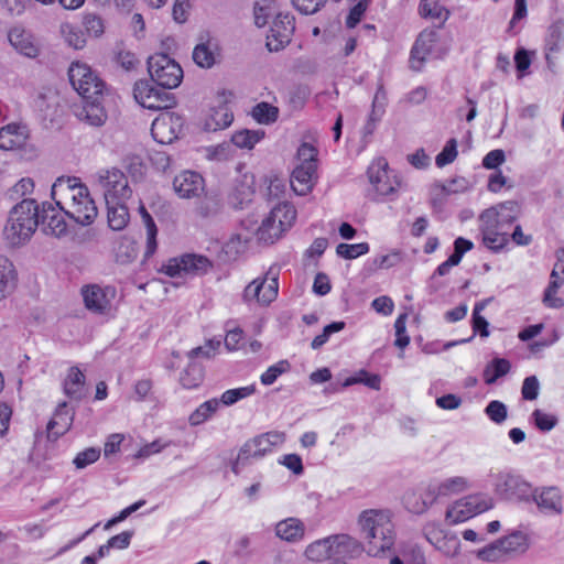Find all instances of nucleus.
Segmentation results:
<instances>
[{"label": "nucleus", "instance_id": "f257e3e1", "mask_svg": "<svg viewBox=\"0 0 564 564\" xmlns=\"http://www.w3.org/2000/svg\"><path fill=\"white\" fill-rule=\"evenodd\" d=\"M390 509H367L358 517L365 550L371 556L390 551L395 543V528Z\"/></svg>", "mask_w": 564, "mask_h": 564}, {"label": "nucleus", "instance_id": "f03ea898", "mask_svg": "<svg viewBox=\"0 0 564 564\" xmlns=\"http://www.w3.org/2000/svg\"><path fill=\"white\" fill-rule=\"evenodd\" d=\"M40 225V207L35 199L25 198L9 213L3 236L11 247L28 242Z\"/></svg>", "mask_w": 564, "mask_h": 564}, {"label": "nucleus", "instance_id": "7ed1b4c3", "mask_svg": "<svg viewBox=\"0 0 564 564\" xmlns=\"http://www.w3.org/2000/svg\"><path fill=\"white\" fill-rule=\"evenodd\" d=\"M519 214V205L514 200L499 204L497 207L488 208L480 214V232L484 245L494 252L501 251L509 242L507 234L496 230L499 221L512 223Z\"/></svg>", "mask_w": 564, "mask_h": 564}, {"label": "nucleus", "instance_id": "20e7f679", "mask_svg": "<svg viewBox=\"0 0 564 564\" xmlns=\"http://www.w3.org/2000/svg\"><path fill=\"white\" fill-rule=\"evenodd\" d=\"M359 543L347 534H338L317 540L305 550V556L310 561H328L332 564L336 560L352 557L359 552Z\"/></svg>", "mask_w": 564, "mask_h": 564}, {"label": "nucleus", "instance_id": "39448f33", "mask_svg": "<svg viewBox=\"0 0 564 564\" xmlns=\"http://www.w3.org/2000/svg\"><path fill=\"white\" fill-rule=\"evenodd\" d=\"M296 219V209L290 203H280L262 220L257 230V239L265 245H272L289 230Z\"/></svg>", "mask_w": 564, "mask_h": 564}, {"label": "nucleus", "instance_id": "423d86ee", "mask_svg": "<svg viewBox=\"0 0 564 564\" xmlns=\"http://www.w3.org/2000/svg\"><path fill=\"white\" fill-rule=\"evenodd\" d=\"M285 434L283 432L271 431L260 434L247 441L239 449L237 458L231 464V470L236 475L240 473V466H245L249 458H261L270 453L273 447L283 444Z\"/></svg>", "mask_w": 564, "mask_h": 564}, {"label": "nucleus", "instance_id": "0eeeda50", "mask_svg": "<svg viewBox=\"0 0 564 564\" xmlns=\"http://www.w3.org/2000/svg\"><path fill=\"white\" fill-rule=\"evenodd\" d=\"M151 80L164 89L176 88L183 79V69L167 54L158 53L148 58Z\"/></svg>", "mask_w": 564, "mask_h": 564}, {"label": "nucleus", "instance_id": "6e6552de", "mask_svg": "<svg viewBox=\"0 0 564 564\" xmlns=\"http://www.w3.org/2000/svg\"><path fill=\"white\" fill-rule=\"evenodd\" d=\"M68 77L74 89L83 98H104L106 84L88 65L73 63L68 69Z\"/></svg>", "mask_w": 564, "mask_h": 564}, {"label": "nucleus", "instance_id": "1a4fd4ad", "mask_svg": "<svg viewBox=\"0 0 564 564\" xmlns=\"http://www.w3.org/2000/svg\"><path fill=\"white\" fill-rule=\"evenodd\" d=\"M133 96L140 106L150 110H164L176 105L172 93L160 90L145 79L135 82Z\"/></svg>", "mask_w": 564, "mask_h": 564}, {"label": "nucleus", "instance_id": "9d476101", "mask_svg": "<svg viewBox=\"0 0 564 564\" xmlns=\"http://www.w3.org/2000/svg\"><path fill=\"white\" fill-rule=\"evenodd\" d=\"M531 485L520 476L500 473L496 476L495 492L503 500L530 502Z\"/></svg>", "mask_w": 564, "mask_h": 564}, {"label": "nucleus", "instance_id": "9b49d317", "mask_svg": "<svg viewBox=\"0 0 564 564\" xmlns=\"http://www.w3.org/2000/svg\"><path fill=\"white\" fill-rule=\"evenodd\" d=\"M98 181L104 191L106 204L127 202L131 197L132 191L122 171L118 169L102 171Z\"/></svg>", "mask_w": 564, "mask_h": 564}, {"label": "nucleus", "instance_id": "f8f14e48", "mask_svg": "<svg viewBox=\"0 0 564 564\" xmlns=\"http://www.w3.org/2000/svg\"><path fill=\"white\" fill-rule=\"evenodd\" d=\"M491 507L490 500L480 496H468L449 507L445 519L449 524H457L489 510Z\"/></svg>", "mask_w": 564, "mask_h": 564}, {"label": "nucleus", "instance_id": "ddd939ff", "mask_svg": "<svg viewBox=\"0 0 564 564\" xmlns=\"http://www.w3.org/2000/svg\"><path fill=\"white\" fill-rule=\"evenodd\" d=\"M87 186L75 176H61L52 185L51 196L58 208L64 213L70 203L83 197Z\"/></svg>", "mask_w": 564, "mask_h": 564}, {"label": "nucleus", "instance_id": "4468645a", "mask_svg": "<svg viewBox=\"0 0 564 564\" xmlns=\"http://www.w3.org/2000/svg\"><path fill=\"white\" fill-rule=\"evenodd\" d=\"M367 174L370 183L380 195H390L401 186V181L389 169V164L383 158L375 160L368 167Z\"/></svg>", "mask_w": 564, "mask_h": 564}, {"label": "nucleus", "instance_id": "2eb2a0df", "mask_svg": "<svg viewBox=\"0 0 564 564\" xmlns=\"http://www.w3.org/2000/svg\"><path fill=\"white\" fill-rule=\"evenodd\" d=\"M295 19L290 13H278L267 35L265 46L270 52L283 50L292 40Z\"/></svg>", "mask_w": 564, "mask_h": 564}, {"label": "nucleus", "instance_id": "dca6fc26", "mask_svg": "<svg viewBox=\"0 0 564 564\" xmlns=\"http://www.w3.org/2000/svg\"><path fill=\"white\" fill-rule=\"evenodd\" d=\"M531 501L539 511L546 516H560L563 513V494L558 487L545 486L531 489Z\"/></svg>", "mask_w": 564, "mask_h": 564}, {"label": "nucleus", "instance_id": "f3484780", "mask_svg": "<svg viewBox=\"0 0 564 564\" xmlns=\"http://www.w3.org/2000/svg\"><path fill=\"white\" fill-rule=\"evenodd\" d=\"M85 306L95 314H105L110 310L116 290L111 286L101 288L98 284L85 285L82 289Z\"/></svg>", "mask_w": 564, "mask_h": 564}, {"label": "nucleus", "instance_id": "a211bd4d", "mask_svg": "<svg viewBox=\"0 0 564 564\" xmlns=\"http://www.w3.org/2000/svg\"><path fill=\"white\" fill-rule=\"evenodd\" d=\"M278 290V278L273 276L270 280L267 278L256 279L246 286L243 300L245 302L256 301L258 304L267 306L276 299Z\"/></svg>", "mask_w": 564, "mask_h": 564}, {"label": "nucleus", "instance_id": "6ab92c4d", "mask_svg": "<svg viewBox=\"0 0 564 564\" xmlns=\"http://www.w3.org/2000/svg\"><path fill=\"white\" fill-rule=\"evenodd\" d=\"M438 40V33L432 29H424L416 37L410 52V68L420 72L426 58L432 54Z\"/></svg>", "mask_w": 564, "mask_h": 564}, {"label": "nucleus", "instance_id": "aec40b11", "mask_svg": "<svg viewBox=\"0 0 564 564\" xmlns=\"http://www.w3.org/2000/svg\"><path fill=\"white\" fill-rule=\"evenodd\" d=\"M173 188L181 198H196L205 191V180L194 171H183L173 180Z\"/></svg>", "mask_w": 564, "mask_h": 564}, {"label": "nucleus", "instance_id": "412c9836", "mask_svg": "<svg viewBox=\"0 0 564 564\" xmlns=\"http://www.w3.org/2000/svg\"><path fill=\"white\" fill-rule=\"evenodd\" d=\"M220 56L218 41L208 33H203L198 37V43L193 50V61L202 68H212Z\"/></svg>", "mask_w": 564, "mask_h": 564}, {"label": "nucleus", "instance_id": "4be33fe9", "mask_svg": "<svg viewBox=\"0 0 564 564\" xmlns=\"http://www.w3.org/2000/svg\"><path fill=\"white\" fill-rule=\"evenodd\" d=\"M64 214L80 226H89L95 221L98 209L87 189L83 193L82 198L78 197L76 202L70 203L69 206L64 209Z\"/></svg>", "mask_w": 564, "mask_h": 564}, {"label": "nucleus", "instance_id": "5701e85b", "mask_svg": "<svg viewBox=\"0 0 564 564\" xmlns=\"http://www.w3.org/2000/svg\"><path fill=\"white\" fill-rule=\"evenodd\" d=\"M64 213L57 210L51 203H43L40 209V224L44 225V231L61 238L67 234V223Z\"/></svg>", "mask_w": 564, "mask_h": 564}, {"label": "nucleus", "instance_id": "b1692460", "mask_svg": "<svg viewBox=\"0 0 564 564\" xmlns=\"http://www.w3.org/2000/svg\"><path fill=\"white\" fill-rule=\"evenodd\" d=\"M84 105L77 117L91 127H101L108 119L107 111L102 105L104 98H83Z\"/></svg>", "mask_w": 564, "mask_h": 564}, {"label": "nucleus", "instance_id": "393cba45", "mask_svg": "<svg viewBox=\"0 0 564 564\" xmlns=\"http://www.w3.org/2000/svg\"><path fill=\"white\" fill-rule=\"evenodd\" d=\"M73 420L74 413H70L67 410V403H59L53 417L47 423V440L56 441L58 437L64 435L70 429Z\"/></svg>", "mask_w": 564, "mask_h": 564}, {"label": "nucleus", "instance_id": "a878e982", "mask_svg": "<svg viewBox=\"0 0 564 564\" xmlns=\"http://www.w3.org/2000/svg\"><path fill=\"white\" fill-rule=\"evenodd\" d=\"M564 48V35L558 24L549 26L544 39V57L549 69L555 67L557 55Z\"/></svg>", "mask_w": 564, "mask_h": 564}, {"label": "nucleus", "instance_id": "bb28decb", "mask_svg": "<svg viewBox=\"0 0 564 564\" xmlns=\"http://www.w3.org/2000/svg\"><path fill=\"white\" fill-rule=\"evenodd\" d=\"M29 139L25 126L10 123L0 129V149L13 151L23 148Z\"/></svg>", "mask_w": 564, "mask_h": 564}, {"label": "nucleus", "instance_id": "cd10ccee", "mask_svg": "<svg viewBox=\"0 0 564 564\" xmlns=\"http://www.w3.org/2000/svg\"><path fill=\"white\" fill-rule=\"evenodd\" d=\"M468 480L465 477L456 476L447 478L441 482H430L427 486L432 496H435V501L440 498L451 497L458 495L468 488Z\"/></svg>", "mask_w": 564, "mask_h": 564}, {"label": "nucleus", "instance_id": "c85d7f7f", "mask_svg": "<svg viewBox=\"0 0 564 564\" xmlns=\"http://www.w3.org/2000/svg\"><path fill=\"white\" fill-rule=\"evenodd\" d=\"M316 169L296 165L291 175V187L297 195L308 194L316 180Z\"/></svg>", "mask_w": 564, "mask_h": 564}, {"label": "nucleus", "instance_id": "c756f323", "mask_svg": "<svg viewBox=\"0 0 564 564\" xmlns=\"http://www.w3.org/2000/svg\"><path fill=\"white\" fill-rule=\"evenodd\" d=\"M234 113L227 104H221L218 107L212 108L204 122L205 131H218L231 124Z\"/></svg>", "mask_w": 564, "mask_h": 564}, {"label": "nucleus", "instance_id": "7c9ffc66", "mask_svg": "<svg viewBox=\"0 0 564 564\" xmlns=\"http://www.w3.org/2000/svg\"><path fill=\"white\" fill-rule=\"evenodd\" d=\"M64 393L72 400L79 401L85 394V376L76 366L70 367L63 383Z\"/></svg>", "mask_w": 564, "mask_h": 564}, {"label": "nucleus", "instance_id": "2f4dec72", "mask_svg": "<svg viewBox=\"0 0 564 564\" xmlns=\"http://www.w3.org/2000/svg\"><path fill=\"white\" fill-rule=\"evenodd\" d=\"M305 528L302 521L288 518L276 523L275 534L286 542H297L304 536Z\"/></svg>", "mask_w": 564, "mask_h": 564}, {"label": "nucleus", "instance_id": "473e14b6", "mask_svg": "<svg viewBox=\"0 0 564 564\" xmlns=\"http://www.w3.org/2000/svg\"><path fill=\"white\" fill-rule=\"evenodd\" d=\"M17 271L13 263L0 256V300L7 297L17 286Z\"/></svg>", "mask_w": 564, "mask_h": 564}, {"label": "nucleus", "instance_id": "72a5a7b5", "mask_svg": "<svg viewBox=\"0 0 564 564\" xmlns=\"http://www.w3.org/2000/svg\"><path fill=\"white\" fill-rule=\"evenodd\" d=\"M497 542L505 555L522 554L529 547L528 536L521 531H514Z\"/></svg>", "mask_w": 564, "mask_h": 564}, {"label": "nucleus", "instance_id": "f704fd0d", "mask_svg": "<svg viewBox=\"0 0 564 564\" xmlns=\"http://www.w3.org/2000/svg\"><path fill=\"white\" fill-rule=\"evenodd\" d=\"M404 502L410 512L422 514L435 502V496H432L429 486H426L421 492L408 495Z\"/></svg>", "mask_w": 564, "mask_h": 564}, {"label": "nucleus", "instance_id": "c9c22d12", "mask_svg": "<svg viewBox=\"0 0 564 564\" xmlns=\"http://www.w3.org/2000/svg\"><path fill=\"white\" fill-rule=\"evenodd\" d=\"M419 13L422 18L440 21L441 25L449 18V11L441 4V0H421Z\"/></svg>", "mask_w": 564, "mask_h": 564}, {"label": "nucleus", "instance_id": "e433bc0d", "mask_svg": "<svg viewBox=\"0 0 564 564\" xmlns=\"http://www.w3.org/2000/svg\"><path fill=\"white\" fill-rule=\"evenodd\" d=\"M180 262L185 274H204L212 268L210 260L205 256L183 254Z\"/></svg>", "mask_w": 564, "mask_h": 564}, {"label": "nucleus", "instance_id": "4c0bfd02", "mask_svg": "<svg viewBox=\"0 0 564 564\" xmlns=\"http://www.w3.org/2000/svg\"><path fill=\"white\" fill-rule=\"evenodd\" d=\"M108 209V225L112 230H122L129 221V212L126 202L106 204Z\"/></svg>", "mask_w": 564, "mask_h": 564}, {"label": "nucleus", "instance_id": "58836bf2", "mask_svg": "<svg viewBox=\"0 0 564 564\" xmlns=\"http://www.w3.org/2000/svg\"><path fill=\"white\" fill-rule=\"evenodd\" d=\"M511 364L506 358H494L484 369L482 377L486 384H494L499 378L506 376Z\"/></svg>", "mask_w": 564, "mask_h": 564}, {"label": "nucleus", "instance_id": "ea45409f", "mask_svg": "<svg viewBox=\"0 0 564 564\" xmlns=\"http://www.w3.org/2000/svg\"><path fill=\"white\" fill-rule=\"evenodd\" d=\"M264 138L262 130H240L232 134V143L240 149L251 150L260 140Z\"/></svg>", "mask_w": 564, "mask_h": 564}, {"label": "nucleus", "instance_id": "a19ab883", "mask_svg": "<svg viewBox=\"0 0 564 564\" xmlns=\"http://www.w3.org/2000/svg\"><path fill=\"white\" fill-rule=\"evenodd\" d=\"M172 123H173V115H171V113H166V115H163V116L156 118L153 121L152 127H151V133H152L153 138L162 144L170 143L174 138H176L174 131L171 130V135L167 138H164L163 134H164L165 130L171 128Z\"/></svg>", "mask_w": 564, "mask_h": 564}, {"label": "nucleus", "instance_id": "79ce46f5", "mask_svg": "<svg viewBox=\"0 0 564 564\" xmlns=\"http://www.w3.org/2000/svg\"><path fill=\"white\" fill-rule=\"evenodd\" d=\"M203 368L199 364L192 361L181 372L180 382L186 389H193L200 384L203 381Z\"/></svg>", "mask_w": 564, "mask_h": 564}, {"label": "nucleus", "instance_id": "37998d69", "mask_svg": "<svg viewBox=\"0 0 564 564\" xmlns=\"http://www.w3.org/2000/svg\"><path fill=\"white\" fill-rule=\"evenodd\" d=\"M219 408L217 399H210L202 403L188 417L191 425L196 426L206 422Z\"/></svg>", "mask_w": 564, "mask_h": 564}, {"label": "nucleus", "instance_id": "c03bdc74", "mask_svg": "<svg viewBox=\"0 0 564 564\" xmlns=\"http://www.w3.org/2000/svg\"><path fill=\"white\" fill-rule=\"evenodd\" d=\"M490 302V299L482 300L480 302H477L473 310V329L474 333H478L481 337H488L489 336V323L487 319L480 315L481 311H484L487 306V304Z\"/></svg>", "mask_w": 564, "mask_h": 564}, {"label": "nucleus", "instance_id": "a18cd8bd", "mask_svg": "<svg viewBox=\"0 0 564 564\" xmlns=\"http://www.w3.org/2000/svg\"><path fill=\"white\" fill-rule=\"evenodd\" d=\"M221 209L220 199L215 195H206L196 207V214L202 218H212Z\"/></svg>", "mask_w": 564, "mask_h": 564}, {"label": "nucleus", "instance_id": "49530a36", "mask_svg": "<svg viewBox=\"0 0 564 564\" xmlns=\"http://www.w3.org/2000/svg\"><path fill=\"white\" fill-rule=\"evenodd\" d=\"M279 110L276 107L268 104V102H259L252 109V117L259 123H272L278 119Z\"/></svg>", "mask_w": 564, "mask_h": 564}, {"label": "nucleus", "instance_id": "de8ad7c7", "mask_svg": "<svg viewBox=\"0 0 564 564\" xmlns=\"http://www.w3.org/2000/svg\"><path fill=\"white\" fill-rule=\"evenodd\" d=\"M317 154L315 147L306 142L302 143L297 149V165L317 170Z\"/></svg>", "mask_w": 564, "mask_h": 564}, {"label": "nucleus", "instance_id": "09e8293b", "mask_svg": "<svg viewBox=\"0 0 564 564\" xmlns=\"http://www.w3.org/2000/svg\"><path fill=\"white\" fill-rule=\"evenodd\" d=\"M254 23L257 26L262 28L264 26L269 18L275 13V3L273 0H263L258 1L254 4Z\"/></svg>", "mask_w": 564, "mask_h": 564}, {"label": "nucleus", "instance_id": "8fccbe9b", "mask_svg": "<svg viewBox=\"0 0 564 564\" xmlns=\"http://www.w3.org/2000/svg\"><path fill=\"white\" fill-rule=\"evenodd\" d=\"M369 245L367 242H360L355 245L349 243H339L336 248V253L338 257L344 259H356L362 254L368 253Z\"/></svg>", "mask_w": 564, "mask_h": 564}, {"label": "nucleus", "instance_id": "3c124183", "mask_svg": "<svg viewBox=\"0 0 564 564\" xmlns=\"http://www.w3.org/2000/svg\"><path fill=\"white\" fill-rule=\"evenodd\" d=\"M254 392H256V388L253 384L237 388V389H230V390L225 391L221 394L219 403L221 402L223 404L229 406V405L235 404L236 402H238L241 399L252 395Z\"/></svg>", "mask_w": 564, "mask_h": 564}, {"label": "nucleus", "instance_id": "603ef678", "mask_svg": "<svg viewBox=\"0 0 564 564\" xmlns=\"http://www.w3.org/2000/svg\"><path fill=\"white\" fill-rule=\"evenodd\" d=\"M290 362L288 360H280L279 362L270 366L260 377V381L263 386L273 384L279 376L289 371Z\"/></svg>", "mask_w": 564, "mask_h": 564}, {"label": "nucleus", "instance_id": "864d4df0", "mask_svg": "<svg viewBox=\"0 0 564 564\" xmlns=\"http://www.w3.org/2000/svg\"><path fill=\"white\" fill-rule=\"evenodd\" d=\"M457 140L455 138L449 139L443 150L436 155L435 164L438 167H444L451 164L457 158Z\"/></svg>", "mask_w": 564, "mask_h": 564}, {"label": "nucleus", "instance_id": "5fc2aeb1", "mask_svg": "<svg viewBox=\"0 0 564 564\" xmlns=\"http://www.w3.org/2000/svg\"><path fill=\"white\" fill-rule=\"evenodd\" d=\"M486 415L496 424H501L508 416V410L503 402L494 400L485 408Z\"/></svg>", "mask_w": 564, "mask_h": 564}, {"label": "nucleus", "instance_id": "6e6d98bb", "mask_svg": "<svg viewBox=\"0 0 564 564\" xmlns=\"http://www.w3.org/2000/svg\"><path fill=\"white\" fill-rule=\"evenodd\" d=\"M531 416L535 426L542 432H549L557 424V417L555 415L544 413L539 409L534 410Z\"/></svg>", "mask_w": 564, "mask_h": 564}, {"label": "nucleus", "instance_id": "4d7b16f0", "mask_svg": "<svg viewBox=\"0 0 564 564\" xmlns=\"http://www.w3.org/2000/svg\"><path fill=\"white\" fill-rule=\"evenodd\" d=\"M100 456V451L95 447L86 448L83 452H79L74 458L73 463L78 469H83L88 465L95 463Z\"/></svg>", "mask_w": 564, "mask_h": 564}, {"label": "nucleus", "instance_id": "13d9d810", "mask_svg": "<svg viewBox=\"0 0 564 564\" xmlns=\"http://www.w3.org/2000/svg\"><path fill=\"white\" fill-rule=\"evenodd\" d=\"M540 382L535 376H529L523 380L521 394L524 400L533 401L538 398Z\"/></svg>", "mask_w": 564, "mask_h": 564}, {"label": "nucleus", "instance_id": "bf43d9fd", "mask_svg": "<svg viewBox=\"0 0 564 564\" xmlns=\"http://www.w3.org/2000/svg\"><path fill=\"white\" fill-rule=\"evenodd\" d=\"M327 0H292L296 10L304 14H314L319 11Z\"/></svg>", "mask_w": 564, "mask_h": 564}, {"label": "nucleus", "instance_id": "052dcab7", "mask_svg": "<svg viewBox=\"0 0 564 564\" xmlns=\"http://www.w3.org/2000/svg\"><path fill=\"white\" fill-rule=\"evenodd\" d=\"M220 341L208 340L204 346H199L191 349L187 352L189 359H194L197 357L212 358L216 350L219 348Z\"/></svg>", "mask_w": 564, "mask_h": 564}, {"label": "nucleus", "instance_id": "680f3d73", "mask_svg": "<svg viewBox=\"0 0 564 564\" xmlns=\"http://www.w3.org/2000/svg\"><path fill=\"white\" fill-rule=\"evenodd\" d=\"M83 24L87 33L94 36H99L104 33L102 19L96 14L88 13L84 17Z\"/></svg>", "mask_w": 564, "mask_h": 564}, {"label": "nucleus", "instance_id": "e2e57ef3", "mask_svg": "<svg viewBox=\"0 0 564 564\" xmlns=\"http://www.w3.org/2000/svg\"><path fill=\"white\" fill-rule=\"evenodd\" d=\"M506 161L505 151L496 149L488 152L482 159V166L487 170H497Z\"/></svg>", "mask_w": 564, "mask_h": 564}, {"label": "nucleus", "instance_id": "0e129e2a", "mask_svg": "<svg viewBox=\"0 0 564 564\" xmlns=\"http://www.w3.org/2000/svg\"><path fill=\"white\" fill-rule=\"evenodd\" d=\"M369 3L370 2L366 1H356V4L350 9L349 14L346 19L347 28H355L359 23Z\"/></svg>", "mask_w": 564, "mask_h": 564}, {"label": "nucleus", "instance_id": "69168bd1", "mask_svg": "<svg viewBox=\"0 0 564 564\" xmlns=\"http://www.w3.org/2000/svg\"><path fill=\"white\" fill-rule=\"evenodd\" d=\"M503 555L505 554L497 541L479 550L477 553L478 558L487 562H496L500 560Z\"/></svg>", "mask_w": 564, "mask_h": 564}, {"label": "nucleus", "instance_id": "338daca9", "mask_svg": "<svg viewBox=\"0 0 564 564\" xmlns=\"http://www.w3.org/2000/svg\"><path fill=\"white\" fill-rule=\"evenodd\" d=\"M34 189V182L30 177L21 178L11 189L10 197L17 198L32 193Z\"/></svg>", "mask_w": 564, "mask_h": 564}, {"label": "nucleus", "instance_id": "774afa93", "mask_svg": "<svg viewBox=\"0 0 564 564\" xmlns=\"http://www.w3.org/2000/svg\"><path fill=\"white\" fill-rule=\"evenodd\" d=\"M330 282L326 273L318 272L315 275L313 283V292L317 295L324 296L330 292Z\"/></svg>", "mask_w": 564, "mask_h": 564}]
</instances>
